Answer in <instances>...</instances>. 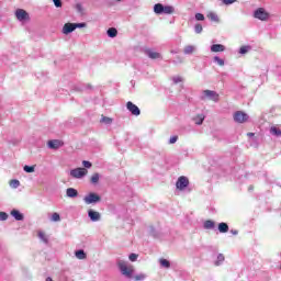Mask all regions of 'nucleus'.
<instances>
[{"mask_svg": "<svg viewBox=\"0 0 281 281\" xmlns=\"http://www.w3.org/2000/svg\"><path fill=\"white\" fill-rule=\"evenodd\" d=\"M196 52V46L194 45H187L183 48V54L186 56H190L191 54H194Z\"/></svg>", "mask_w": 281, "mask_h": 281, "instance_id": "obj_13", "label": "nucleus"}, {"mask_svg": "<svg viewBox=\"0 0 281 281\" xmlns=\"http://www.w3.org/2000/svg\"><path fill=\"white\" fill-rule=\"evenodd\" d=\"M48 148H52L53 150H58L60 146H63V142L58 139H53L47 143Z\"/></svg>", "mask_w": 281, "mask_h": 281, "instance_id": "obj_12", "label": "nucleus"}, {"mask_svg": "<svg viewBox=\"0 0 281 281\" xmlns=\"http://www.w3.org/2000/svg\"><path fill=\"white\" fill-rule=\"evenodd\" d=\"M23 170H24V172H34V170H35V166H27V165H25L24 167H23Z\"/></svg>", "mask_w": 281, "mask_h": 281, "instance_id": "obj_36", "label": "nucleus"}, {"mask_svg": "<svg viewBox=\"0 0 281 281\" xmlns=\"http://www.w3.org/2000/svg\"><path fill=\"white\" fill-rule=\"evenodd\" d=\"M88 216H89L90 221H92V223H98V221H100V218H102V215H100V212L93 211V210L88 211Z\"/></svg>", "mask_w": 281, "mask_h": 281, "instance_id": "obj_10", "label": "nucleus"}, {"mask_svg": "<svg viewBox=\"0 0 281 281\" xmlns=\"http://www.w3.org/2000/svg\"><path fill=\"white\" fill-rule=\"evenodd\" d=\"M147 56L151 58V60H157L158 58H161V54L155 50H147Z\"/></svg>", "mask_w": 281, "mask_h": 281, "instance_id": "obj_17", "label": "nucleus"}, {"mask_svg": "<svg viewBox=\"0 0 281 281\" xmlns=\"http://www.w3.org/2000/svg\"><path fill=\"white\" fill-rule=\"evenodd\" d=\"M88 173L89 170L86 168H76L70 170V177H72V179H82V177H87Z\"/></svg>", "mask_w": 281, "mask_h": 281, "instance_id": "obj_4", "label": "nucleus"}, {"mask_svg": "<svg viewBox=\"0 0 281 281\" xmlns=\"http://www.w3.org/2000/svg\"><path fill=\"white\" fill-rule=\"evenodd\" d=\"M66 196H68V199H76V196H78V190L74 188H68L66 190Z\"/></svg>", "mask_w": 281, "mask_h": 281, "instance_id": "obj_15", "label": "nucleus"}, {"mask_svg": "<svg viewBox=\"0 0 281 281\" xmlns=\"http://www.w3.org/2000/svg\"><path fill=\"white\" fill-rule=\"evenodd\" d=\"M75 256L78 260H86L87 258V252H85V250L80 249V250H77L75 252Z\"/></svg>", "mask_w": 281, "mask_h": 281, "instance_id": "obj_21", "label": "nucleus"}, {"mask_svg": "<svg viewBox=\"0 0 281 281\" xmlns=\"http://www.w3.org/2000/svg\"><path fill=\"white\" fill-rule=\"evenodd\" d=\"M53 3L55 5V8H63V1H60V0H53Z\"/></svg>", "mask_w": 281, "mask_h": 281, "instance_id": "obj_43", "label": "nucleus"}, {"mask_svg": "<svg viewBox=\"0 0 281 281\" xmlns=\"http://www.w3.org/2000/svg\"><path fill=\"white\" fill-rule=\"evenodd\" d=\"M222 3H224V5H232V3H236V0H222Z\"/></svg>", "mask_w": 281, "mask_h": 281, "instance_id": "obj_45", "label": "nucleus"}, {"mask_svg": "<svg viewBox=\"0 0 281 281\" xmlns=\"http://www.w3.org/2000/svg\"><path fill=\"white\" fill-rule=\"evenodd\" d=\"M117 267H119L122 276H124L125 278H130V279L133 278V274L135 273V268H133L132 265H128L124 260H119Z\"/></svg>", "mask_w": 281, "mask_h": 281, "instance_id": "obj_1", "label": "nucleus"}, {"mask_svg": "<svg viewBox=\"0 0 281 281\" xmlns=\"http://www.w3.org/2000/svg\"><path fill=\"white\" fill-rule=\"evenodd\" d=\"M76 31V26L74 23H66L64 24L63 26V34L67 35V34H71V32H75Z\"/></svg>", "mask_w": 281, "mask_h": 281, "instance_id": "obj_11", "label": "nucleus"}, {"mask_svg": "<svg viewBox=\"0 0 281 281\" xmlns=\"http://www.w3.org/2000/svg\"><path fill=\"white\" fill-rule=\"evenodd\" d=\"M194 123L198 126H201V124H203V122L205 121V114H198L194 119H193Z\"/></svg>", "mask_w": 281, "mask_h": 281, "instance_id": "obj_18", "label": "nucleus"}, {"mask_svg": "<svg viewBox=\"0 0 281 281\" xmlns=\"http://www.w3.org/2000/svg\"><path fill=\"white\" fill-rule=\"evenodd\" d=\"M0 221H8V213L0 212Z\"/></svg>", "mask_w": 281, "mask_h": 281, "instance_id": "obj_44", "label": "nucleus"}, {"mask_svg": "<svg viewBox=\"0 0 281 281\" xmlns=\"http://www.w3.org/2000/svg\"><path fill=\"white\" fill-rule=\"evenodd\" d=\"M214 61L217 63V65H220V67H223L225 65V60H223L221 57L215 56L214 57Z\"/></svg>", "mask_w": 281, "mask_h": 281, "instance_id": "obj_34", "label": "nucleus"}, {"mask_svg": "<svg viewBox=\"0 0 281 281\" xmlns=\"http://www.w3.org/2000/svg\"><path fill=\"white\" fill-rule=\"evenodd\" d=\"M173 85H179V82H183V77L181 76H175L171 78Z\"/></svg>", "mask_w": 281, "mask_h": 281, "instance_id": "obj_30", "label": "nucleus"}, {"mask_svg": "<svg viewBox=\"0 0 281 281\" xmlns=\"http://www.w3.org/2000/svg\"><path fill=\"white\" fill-rule=\"evenodd\" d=\"M207 19H210V21H214L215 23H218V15L214 12H210L207 14Z\"/></svg>", "mask_w": 281, "mask_h": 281, "instance_id": "obj_26", "label": "nucleus"}, {"mask_svg": "<svg viewBox=\"0 0 281 281\" xmlns=\"http://www.w3.org/2000/svg\"><path fill=\"white\" fill-rule=\"evenodd\" d=\"M126 109L130 111V113H132V115H135L136 117L142 114L139 108L131 101L126 103Z\"/></svg>", "mask_w": 281, "mask_h": 281, "instance_id": "obj_9", "label": "nucleus"}, {"mask_svg": "<svg viewBox=\"0 0 281 281\" xmlns=\"http://www.w3.org/2000/svg\"><path fill=\"white\" fill-rule=\"evenodd\" d=\"M108 36H109L110 38H115V36H117V29H115V27H110V29L108 30Z\"/></svg>", "mask_w": 281, "mask_h": 281, "instance_id": "obj_24", "label": "nucleus"}, {"mask_svg": "<svg viewBox=\"0 0 281 281\" xmlns=\"http://www.w3.org/2000/svg\"><path fill=\"white\" fill-rule=\"evenodd\" d=\"M194 32H195V34H201V32H203V25L195 24Z\"/></svg>", "mask_w": 281, "mask_h": 281, "instance_id": "obj_37", "label": "nucleus"}, {"mask_svg": "<svg viewBox=\"0 0 281 281\" xmlns=\"http://www.w3.org/2000/svg\"><path fill=\"white\" fill-rule=\"evenodd\" d=\"M82 166L86 167V169H87V168H91L92 165L89 160H83Z\"/></svg>", "mask_w": 281, "mask_h": 281, "instance_id": "obj_47", "label": "nucleus"}, {"mask_svg": "<svg viewBox=\"0 0 281 281\" xmlns=\"http://www.w3.org/2000/svg\"><path fill=\"white\" fill-rule=\"evenodd\" d=\"M234 121L237 122V124H245L249 120V114L243 112V111H237L233 115Z\"/></svg>", "mask_w": 281, "mask_h": 281, "instance_id": "obj_6", "label": "nucleus"}, {"mask_svg": "<svg viewBox=\"0 0 281 281\" xmlns=\"http://www.w3.org/2000/svg\"><path fill=\"white\" fill-rule=\"evenodd\" d=\"M248 137H254V133H248Z\"/></svg>", "mask_w": 281, "mask_h": 281, "instance_id": "obj_49", "label": "nucleus"}, {"mask_svg": "<svg viewBox=\"0 0 281 281\" xmlns=\"http://www.w3.org/2000/svg\"><path fill=\"white\" fill-rule=\"evenodd\" d=\"M231 234H233V236H237V235H238V231L232 229V231H231Z\"/></svg>", "mask_w": 281, "mask_h": 281, "instance_id": "obj_48", "label": "nucleus"}, {"mask_svg": "<svg viewBox=\"0 0 281 281\" xmlns=\"http://www.w3.org/2000/svg\"><path fill=\"white\" fill-rule=\"evenodd\" d=\"M251 49L250 46H241L239 48V54H247V52H249Z\"/></svg>", "mask_w": 281, "mask_h": 281, "instance_id": "obj_38", "label": "nucleus"}, {"mask_svg": "<svg viewBox=\"0 0 281 281\" xmlns=\"http://www.w3.org/2000/svg\"><path fill=\"white\" fill-rule=\"evenodd\" d=\"M225 261V256H223V254H220L217 256V261L215 262V265L218 267V265H221V262Z\"/></svg>", "mask_w": 281, "mask_h": 281, "instance_id": "obj_39", "label": "nucleus"}, {"mask_svg": "<svg viewBox=\"0 0 281 281\" xmlns=\"http://www.w3.org/2000/svg\"><path fill=\"white\" fill-rule=\"evenodd\" d=\"M179 139V136H171L169 138V144H177V140Z\"/></svg>", "mask_w": 281, "mask_h": 281, "instance_id": "obj_46", "label": "nucleus"}, {"mask_svg": "<svg viewBox=\"0 0 281 281\" xmlns=\"http://www.w3.org/2000/svg\"><path fill=\"white\" fill-rule=\"evenodd\" d=\"M211 52H213L214 54H216L218 52H225V45H223V44H213L211 46Z\"/></svg>", "mask_w": 281, "mask_h": 281, "instance_id": "obj_14", "label": "nucleus"}, {"mask_svg": "<svg viewBox=\"0 0 281 281\" xmlns=\"http://www.w3.org/2000/svg\"><path fill=\"white\" fill-rule=\"evenodd\" d=\"M190 186V180H188V177L181 176L178 178L176 182L177 190L183 191Z\"/></svg>", "mask_w": 281, "mask_h": 281, "instance_id": "obj_7", "label": "nucleus"}, {"mask_svg": "<svg viewBox=\"0 0 281 281\" xmlns=\"http://www.w3.org/2000/svg\"><path fill=\"white\" fill-rule=\"evenodd\" d=\"M218 93L214 90H203L201 100H212V102H218Z\"/></svg>", "mask_w": 281, "mask_h": 281, "instance_id": "obj_3", "label": "nucleus"}, {"mask_svg": "<svg viewBox=\"0 0 281 281\" xmlns=\"http://www.w3.org/2000/svg\"><path fill=\"white\" fill-rule=\"evenodd\" d=\"M270 133H271L272 135H277V137H280V135H281V131H280V128H278V127H271V128H270Z\"/></svg>", "mask_w": 281, "mask_h": 281, "instance_id": "obj_32", "label": "nucleus"}, {"mask_svg": "<svg viewBox=\"0 0 281 281\" xmlns=\"http://www.w3.org/2000/svg\"><path fill=\"white\" fill-rule=\"evenodd\" d=\"M11 216L15 218V221H23L24 216L22 213H20L18 210L11 211Z\"/></svg>", "mask_w": 281, "mask_h": 281, "instance_id": "obj_19", "label": "nucleus"}, {"mask_svg": "<svg viewBox=\"0 0 281 281\" xmlns=\"http://www.w3.org/2000/svg\"><path fill=\"white\" fill-rule=\"evenodd\" d=\"M134 280H137V281L146 280V274H144V273L137 274V276L134 277Z\"/></svg>", "mask_w": 281, "mask_h": 281, "instance_id": "obj_42", "label": "nucleus"}, {"mask_svg": "<svg viewBox=\"0 0 281 281\" xmlns=\"http://www.w3.org/2000/svg\"><path fill=\"white\" fill-rule=\"evenodd\" d=\"M155 14H164V4L157 3L154 5Z\"/></svg>", "mask_w": 281, "mask_h": 281, "instance_id": "obj_22", "label": "nucleus"}, {"mask_svg": "<svg viewBox=\"0 0 281 281\" xmlns=\"http://www.w3.org/2000/svg\"><path fill=\"white\" fill-rule=\"evenodd\" d=\"M137 258H139V255H137V254H135V252H132V254H130V256H128V260H130L131 262H137Z\"/></svg>", "mask_w": 281, "mask_h": 281, "instance_id": "obj_31", "label": "nucleus"}, {"mask_svg": "<svg viewBox=\"0 0 281 281\" xmlns=\"http://www.w3.org/2000/svg\"><path fill=\"white\" fill-rule=\"evenodd\" d=\"M15 19L20 21V23H27L30 21V13L23 9L15 10Z\"/></svg>", "mask_w": 281, "mask_h": 281, "instance_id": "obj_5", "label": "nucleus"}, {"mask_svg": "<svg viewBox=\"0 0 281 281\" xmlns=\"http://www.w3.org/2000/svg\"><path fill=\"white\" fill-rule=\"evenodd\" d=\"M91 183L95 184L100 181V173H93L90 179Z\"/></svg>", "mask_w": 281, "mask_h": 281, "instance_id": "obj_29", "label": "nucleus"}, {"mask_svg": "<svg viewBox=\"0 0 281 281\" xmlns=\"http://www.w3.org/2000/svg\"><path fill=\"white\" fill-rule=\"evenodd\" d=\"M50 221H52V223H59V221H60V214H58V213H53L52 214V216H50Z\"/></svg>", "mask_w": 281, "mask_h": 281, "instance_id": "obj_27", "label": "nucleus"}, {"mask_svg": "<svg viewBox=\"0 0 281 281\" xmlns=\"http://www.w3.org/2000/svg\"><path fill=\"white\" fill-rule=\"evenodd\" d=\"M38 238H40L42 241H44L46 245H47V243H49V240L47 239V236H46L45 233H43V232H40V233H38Z\"/></svg>", "mask_w": 281, "mask_h": 281, "instance_id": "obj_33", "label": "nucleus"}, {"mask_svg": "<svg viewBox=\"0 0 281 281\" xmlns=\"http://www.w3.org/2000/svg\"><path fill=\"white\" fill-rule=\"evenodd\" d=\"M10 188H12L13 190H16V188H19L21 186V181H19L18 179H13L9 182Z\"/></svg>", "mask_w": 281, "mask_h": 281, "instance_id": "obj_25", "label": "nucleus"}, {"mask_svg": "<svg viewBox=\"0 0 281 281\" xmlns=\"http://www.w3.org/2000/svg\"><path fill=\"white\" fill-rule=\"evenodd\" d=\"M74 25H75V30L87 27V23H85V22H82V23H74Z\"/></svg>", "mask_w": 281, "mask_h": 281, "instance_id": "obj_40", "label": "nucleus"}, {"mask_svg": "<svg viewBox=\"0 0 281 281\" xmlns=\"http://www.w3.org/2000/svg\"><path fill=\"white\" fill-rule=\"evenodd\" d=\"M175 7L172 5H165L162 10V14H173Z\"/></svg>", "mask_w": 281, "mask_h": 281, "instance_id": "obj_23", "label": "nucleus"}, {"mask_svg": "<svg viewBox=\"0 0 281 281\" xmlns=\"http://www.w3.org/2000/svg\"><path fill=\"white\" fill-rule=\"evenodd\" d=\"M100 201H102V198L98 193H94V192H90L86 196H83V202L86 203V205H92L95 203H100Z\"/></svg>", "mask_w": 281, "mask_h": 281, "instance_id": "obj_2", "label": "nucleus"}, {"mask_svg": "<svg viewBox=\"0 0 281 281\" xmlns=\"http://www.w3.org/2000/svg\"><path fill=\"white\" fill-rule=\"evenodd\" d=\"M254 16L259 21H267V19H269V13L263 8H259L254 12Z\"/></svg>", "mask_w": 281, "mask_h": 281, "instance_id": "obj_8", "label": "nucleus"}, {"mask_svg": "<svg viewBox=\"0 0 281 281\" xmlns=\"http://www.w3.org/2000/svg\"><path fill=\"white\" fill-rule=\"evenodd\" d=\"M218 232L221 234H227V232H229V226L227 225V223H224V222L220 223L218 224Z\"/></svg>", "mask_w": 281, "mask_h": 281, "instance_id": "obj_16", "label": "nucleus"}, {"mask_svg": "<svg viewBox=\"0 0 281 281\" xmlns=\"http://www.w3.org/2000/svg\"><path fill=\"white\" fill-rule=\"evenodd\" d=\"M195 20L196 21H205V15H203L202 13H196L195 14Z\"/></svg>", "mask_w": 281, "mask_h": 281, "instance_id": "obj_41", "label": "nucleus"}, {"mask_svg": "<svg viewBox=\"0 0 281 281\" xmlns=\"http://www.w3.org/2000/svg\"><path fill=\"white\" fill-rule=\"evenodd\" d=\"M101 122H102L103 124H113V119L108 117V116H103V117L101 119Z\"/></svg>", "mask_w": 281, "mask_h": 281, "instance_id": "obj_35", "label": "nucleus"}, {"mask_svg": "<svg viewBox=\"0 0 281 281\" xmlns=\"http://www.w3.org/2000/svg\"><path fill=\"white\" fill-rule=\"evenodd\" d=\"M204 229H214L216 227V224L212 220H207L203 224Z\"/></svg>", "mask_w": 281, "mask_h": 281, "instance_id": "obj_20", "label": "nucleus"}, {"mask_svg": "<svg viewBox=\"0 0 281 281\" xmlns=\"http://www.w3.org/2000/svg\"><path fill=\"white\" fill-rule=\"evenodd\" d=\"M159 263L165 268V269H170V261L168 259H160Z\"/></svg>", "mask_w": 281, "mask_h": 281, "instance_id": "obj_28", "label": "nucleus"}]
</instances>
